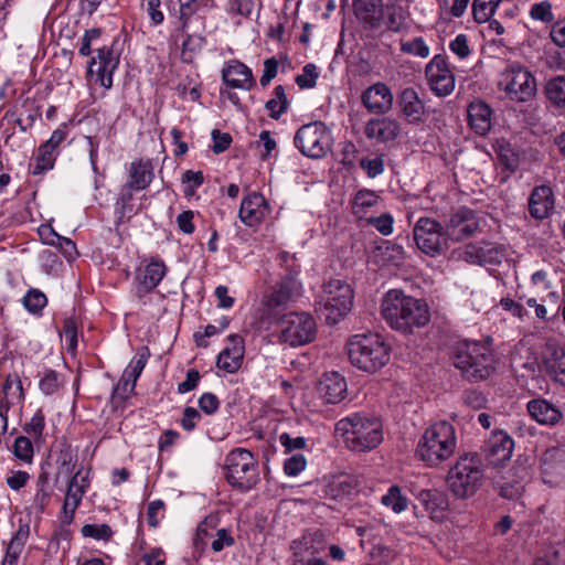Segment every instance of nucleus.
<instances>
[{
	"label": "nucleus",
	"mask_w": 565,
	"mask_h": 565,
	"mask_svg": "<svg viewBox=\"0 0 565 565\" xmlns=\"http://www.w3.org/2000/svg\"><path fill=\"white\" fill-rule=\"evenodd\" d=\"M334 431L342 438L344 446L354 452H369L384 440L382 422L361 413L340 419Z\"/></svg>",
	"instance_id": "1"
},
{
	"label": "nucleus",
	"mask_w": 565,
	"mask_h": 565,
	"mask_svg": "<svg viewBox=\"0 0 565 565\" xmlns=\"http://www.w3.org/2000/svg\"><path fill=\"white\" fill-rule=\"evenodd\" d=\"M457 448L455 427L446 422H437L427 427L422 435L416 456L429 467H437L448 460Z\"/></svg>",
	"instance_id": "2"
},
{
	"label": "nucleus",
	"mask_w": 565,
	"mask_h": 565,
	"mask_svg": "<svg viewBox=\"0 0 565 565\" xmlns=\"http://www.w3.org/2000/svg\"><path fill=\"white\" fill-rule=\"evenodd\" d=\"M452 363L471 382L486 380L494 371L491 349L477 341L459 342L454 350Z\"/></svg>",
	"instance_id": "3"
},
{
	"label": "nucleus",
	"mask_w": 565,
	"mask_h": 565,
	"mask_svg": "<svg viewBox=\"0 0 565 565\" xmlns=\"http://www.w3.org/2000/svg\"><path fill=\"white\" fill-rule=\"evenodd\" d=\"M352 365L365 372H376L387 362L388 345L379 333L354 334L347 343Z\"/></svg>",
	"instance_id": "4"
},
{
	"label": "nucleus",
	"mask_w": 565,
	"mask_h": 565,
	"mask_svg": "<svg viewBox=\"0 0 565 565\" xmlns=\"http://www.w3.org/2000/svg\"><path fill=\"white\" fill-rule=\"evenodd\" d=\"M429 319L425 301L405 296L398 287L391 288V328L407 333L412 327H423Z\"/></svg>",
	"instance_id": "5"
},
{
	"label": "nucleus",
	"mask_w": 565,
	"mask_h": 565,
	"mask_svg": "<svg viewBox=\"0 0 565 565\" xmlns=\"http://www.w3.org/2000/svg\"><path fill=\"white\" fill-rule=\"evenodd\" d=\"M483 480V470L477 456L465 455L450 468L447 483L458 499H468L478 491Z\"/></svg>",
	"instance_id": "6"
},
{
	"label": "nucleus",
	"mask_w": 565,
	"mask_h": 565,
	"mask_svg": "<svg viewBox=\"0 0 565 565\" xmlns=\"http://www.w3.org/2000/svg\"><path fill=\"white\" fill-rule=\"evenodd\" d=\"M223 468L228 484L242 492L249 491L259 480L257 460L247 449L236 448L230 451Z\"/></svg>",
	"instance_id": "7"
},
{
	"label": "nucleus",
	"mask_w": 565,
	"mask_h": 565,
	"mask_svg": "<svg viewBox=\"0 0 565 565\" xmlns=\"http://www.w3.org/2000/svg\"><path fill=\"white\" fill-rule=\"evenodd\" d=\"M498 87L510 100L516 103L531 100L537 90L535 76L518 62L508 64L500 73Z\"/></svg>",
	"instance_id": "8"
},
{
	"label": "nucleus",
	"mask_w": 565,
	"mask_h": 565,
	"mask_svg": "<svg viewBox=\"0 0 565 565\" xmlns=\"http://www.w3.org/2000/svg\"><path fill=\"white\" fill-rule=\"evenodd\" d=\"M322 315L329 324L338 323L347 316L353 306V290L343 279L335 278L327 281L320 296Z\"/></svg>",
	"instance_id": "9"
},
{
	"label": "nucleus",
	"mask_w": 565,
	"mask_h": 565,
	"mask_svg": "<svg viewBox=\"0 0 565 565\" xmlns=\"http://www.w3.org/2000/svg\"><path fill=\"white\" fill-rule=\"evenodd\" d=\"M294 143L302 156L321 159L331 151L332 134L322 121L308 122L296 131Z\"/></svg>",
	"instance_id": "10"
},
{
	"label": "nucleus",
	"mask_w": 565,
	"mask_h": 565,
	"mask_svg": "<svg viewBox=\"0 0 565 565\" xmlns=\"http://www.w3.org/2000/svg\"><path fill=\"white\" fill-rule=\"evenodd\" d=\"M277 331L281 342L299 347L315 340L317 324L313 317L307 312H289L278 320Z\"/></svg>",
	"instance_id": "11"
},
{
	"label": "nucleus",
	"mask_w": 565,
	"mask_h": 565,
	"mask_svg": "<svg viewBox=\"0 0 565 565\" xmlns=\"http://www.w3.org/2000/svg\"><path fill=\"white\" fill-rule=\"evenodd\" d=\"M328 548V539L320 530L309 531L290 543V552L295 564L328 565L323 558Z\"/></svg>",
	"instance_id": "12"
},
{
	"label": "nucleus",
	"mask_w": 565,
	"mask_h": 565,
	"mask_svg": "<svg viewBox=\"0 0 565 565\" xmlns=\"http://www.w3.org/2000/svg\"><path fill=\"white\" fill-rule=\"evenodd\" d=\"M57 477L63 475H73L68 480L65 499L68 501L70 504L72 503L73 505L78 507L89 487L90 470L87 469L86 472H83V469L81 468L76 472H74L75 463L73 461V456L70 451L62 452L57 459Z\"/></svg>",
	"instance_id": "13"
},
{
	"label": "nucleus",
	"mask_w": 565,
	"mask_h": 565,
	"mask_svg": "<svg viewBox=\"0 0 565 565\" xmlns=\"http://www.w3.org/2000/svg\"><path fill=\"white\" fill-rule=\"evenodd\" d=\"M87 66V76L106 89L113 86V75L119 65V53L111 46L97 50Z\"/></svg>",
	"instance_id": "14"
},
{
	"label": "nucleus",
	"mask_w": 565,
	"mask_h": 565,
	"mask_svg": "<svg viewBox=\"0 0 565 565\" xmlns=\"http://www.w3.org/2000/svg\"><path fill=\"white\" fill-rule=\"evenodd\" d=\"M430 89L437 96H448L455 89V75L444 55H435L425 68Z\"/></svg>",
	"instance_id": "15"
},
{
	"label": "nucleus",
	"mask_w": 565,
	"mask_h": 565,
	"mask_svg": "<svg viewBox=\"0 0 565 565\" xmlns=\"http://www.w3.org/2000/svg\"><path fill=\"white\" fill-rule=\"evenodd\" d=\"M414 238L418 248L428 255L439 253L446 244L440 224L428 217L417 221L414 227Z\"/></svg>",
	"instance_id": "16"
},
{
	"label": "nucleus",
	"mask_w": 565,
	"mask_h": 565,
	"mask_svg": "<svg viewBox=\"0 0 565 565\" xmlns=\"http://www.w3.org/2000/svg\"><path fill=\"white\" fill-rule=\"evenodd\" d=\"M555 210V194L550 185H536L527 200V211L535 221L550 218Z\"/></svg>",
	"instance_id": "17"
},
{
	"label": "nucleus",
	"mask_w": 565,
	"mask_h": 565,
	"mask_svg": "<svg viewBox=\"0 0 565 565\" xmlns=\"http://www.w3.org/2000/svg\"><path fill=\"white\" fill-rule=\"evenodd\" d=\"M167 273L163 260L151 258L143 267L138 268L136 274V295L139 299L153 290Z\"/></svg>",
	"instance_id": "18"
},
{
	"label": "nucleus",
	"mask_w": 565,
	"mask_h": 565,
	"mask_svg": "<svg viewBox=\"0 0 565 565\" xmlns=\"http://www.w3.org/2000/svg\"><path fill=\"white\" fill-rule=\"evenodd\" d=\"M479 230V221L475 212L467 207L457 210L447 224V235L454 241L470 237Z\"/></svg>",
	"instance_id": "19"
},
{
	"label": "nucleus",
	"mask_w": 565,
	"mask_h": 565,
	"mask_svg": "<svg viewBox=\"0 0 565 565\" xmlns=\"http://www.w3.org/2000/svg\"><path fill=\"white\" fill-rule=\"evenodd\" d=\"M355 488V480L349 475H338L324 478L318 484L320 498L330 501H342L348 498Z\"/></svg>",
	"instance_id": "20"
},
{
	"label": "nucleus",
	"mask_w": 565,
	"mask_h": 565,
	"mask_svg": "<svg viewBox=\"0 0 565 565\" xmlns=\"http://www.w3.org/2000/svg\"><path fill=\"white\" fill-rule=\"evenodd\" d=\"M302 285L295 275L285 276L266 298V306L276 309L295 301L300 297Z\"/></svg>",
	"instance_id": "21"
},
{
	"label": "nucleus",
	"mask_w": 565,
	"mask_h": 565,
	"mask_svg": "<svg viewBox=\"0 0 565 565\" xmlns=\"http://www.w3.org/2000/svg\"><path fill=\"white\" fill-rule=\"evenodd\" d=\"M316 392L323 404H337L345 396L347 382L337 372L326 373L319 380Z\"/></svg>",
	"instance_id": "22"
},
{
	"label": "nucleus",
	"mask_w": 565,
	"mask_h": 565,
	"mask_svg": "<svg viewBox=\"0 0 565 565\" xmlns=\"http://www.w3.org/2000/svg\"><path fill=\"white\" fill-rule=\"evenodd\" d=\"M413 494L429 513L431 520H441L448 508L447 495L438 489H420L419 487H408Z\"/></svg>",
	"instance_id": "23"
},
{
	"label": "nucleus",
	"mask_w": 565,
	"mask_h": 565,
	"mask_svg": "<svg viewBox=\"0 0 565 565\" xmlns=\"http://www.w3.org/2000/svg\"><path fill=\"white\" fill-rule=\"evenodd\" d=\"M224 84L232 88L250 90L255 87L256 81L252 70L238 60H231L225 63L222 70Z\"/></svg>",
	"instance_id": "24"
},
{
	"label": "nucleus",
	"mask_w": 565,
	"mask_h": 565,
	"mask_svg": "<svg viewBox=\"0 0 565 565\" xmlns=\"http://www.w3.org/2000/svg\"><path fill=\"white\" fill-rule=\"evenodd\" d=\"M270 207L260 193L246 195L239 207V218L247 226H256L269 214Z\"/></svg>",
	"instance_id": "25"
},
{
	"label": "nucleus",
	"mask_w": 565,
	"mask_h": 565,
	"mask_svg": "<svg viewBox=\"0 0 565 565\" xmlns=\"http://www.w3.org/2000/svg\"><path fill=\"white\" fill-rule=\"evenodd\" d=\"M514 449V440L503 430H495L488 440V460L492 466L509 461Z\"/></svg>",
	"instance_id": "26"
},
{
	"label": "nucleus",
	"mask_w": 565,
	"mask_h": 565,
	"mask_svg": "<svg viewBox=\"0 0 565 565\" xmlns=\"http://www.w3.org/2000/svg\"><path fill=\"white\" fill-rule=\"evenodd\" d=\"M543 364L553 380L565 385V349L548 340L542 353Z\"/></svg>",
	"instance_id": "27"
},
{
	"label": "nucleus",
	"mask_w": 565,
	"mask_h": 565,
	"mask_svg": "<svg viewBox=\"0 0 565 565\" xmlns=\"http://www.w3.org/2000/svg\"><path fill=\"white\" fill-rule=\"evenodd\" d=\"M227 340L228 344L220 352L216 365L227 373H235L241 367L244 358L243 339L237 334H231Z\"/></svg>",
	"instance_id": "28"
},
{
	"label": "nucleus",
	"mask_w": 565,
	"mask_h": 565,
	"mask_svg": "<svg viewBox=\"0 0 565 565\" xmlns=\"http://www.w3.org/2000/svg\"><path fill=\"white\" fill-rule=\"evenodd\" d=\"M526 409L537 424L555 426L563 419L562 411L545 398H534L527 402Z\"/></svg>",
	"instance_id": "29"
},
{
	"label": "nucleus",
	"mask_w": 565,
	"mask_h": 565,
	"mask_svg": "<svg viewBox=\"0 0 565 565\" xmlns=\"http://www.w3.org/2000/svg\"><path fill=\"white\" fill-rule=\"evenodd\" d=\"M153 178V166L150 160H134L128 168L125 188L129 191H142L150 185Z\"/></svg>",
	"instance_id": "30"
},
{
	"label": "nucleus",
	"mask_w": 565,
	"mask_h": 565,
	"mask_svg": "<svg viewBox=\"0 0 565 565\" xmlns=\"http://www.w3.org/2000/svg\"><path fill=\"white\" fill-rule=\"evenodd\" d=\"M467 114L470 128L480 136L487 135L491 129L492 121V110L490 106L477 99L469 104Z\"/></svg>",
	"instance_id": "31"
},
{
	"label": "nucleus",
	"mask_w": 565,
	"mask_h": 565,
	"mask_svg": "<svg viewBox=\"0 0 565 565\" xmlns=\"http://www.w3.org/2000/svg\"><path fill=\"white\" fill-rule=\"evenodd\" d=\"M30 535V526L26 523H20L14 535L10 540L6 556L1 565H17L21 553L24 550L25 543Z\"/></svg>",
	"instance_id": "32"
},
{
	"label": "nucleus",
	"mask_w": 565,
	"mask_h": 565,
	"mask_svg": "<svg viewBox=\"0 0 565 565\" xmlns=\"http://www.w3.org/2000/svg\"><path fill=\"white\" fill-rule=\"evenodd\" d=\"M353 10L358 19L372 28L379 24L383 15L381 0H353Z\"/></svg>",
	"instance_id": "33"
},
{
	"label": "nucleus",
	"mask_w": 565,
	"mask_h": 565,
	"mask_svg": "<svg viewBox=\"0 0 565 565\" xmlns=\"http://www.w3.org/2000/svg\"><path fill=\"white\" fill-rule=\"evenodd\" d=\"M387 96L388 87L384 83H376L364 90L362 102L370 111L381 114L388 107L385 105Z\"/></svg>",
	"instance_id": "34"
},
{
	"label": "nucleus",
	"mask_w": 565,
	"mask_h": 565,
	"mask_svg": "<svg viewBox=\"0 0 565 565\" xmlns=\"http://www.w3.org/2000/svg\"><path fill=\"white\" fill-rule=\"evenodd\" d=\"M408 487H418V484L414 481H406L403 486H391V509L395 513H402L411 507L416 509L407 497V493H411Z\"/></svg>",
	"instance_id": "35"
},
{
	"label": "nucleus",
	"mask_w": 565,
	"mask_h": 565,
	"mask_svg": "<svg viewBox=\"0 0 565 565\" xmlns=\"http://www.w3.org/2000/svg\"><path fill=\"white\" fill-rule=\"evenodd\" d=\"M545 95L556 108L565 107V76L557 75L546 82Z\"/></svg>",
	"instance_id": "36"
},
{
	"label": "nucleus",
	"mask_w": 565,
	"mask_h": 565,
	"mask_svg": "<svg viewBox=\"0 0 565 565\" xmlns=\"http://www.w3.org/2000/svg\"><path fill=\"white\" fill-rule=\"evenodd\" d=\"M540 462L544 475L555 472L565 462V449L558 446L547 448L542 454Z\"/></svg>",
	"instance_id": "37"
},
{
	"label": "nucleus",
	"mask_w": 565,
	"mask_h": 565,
	"mask_svg": "<svg viewBox=\"0 0 565 565\" xmlns=\"http://www.w3.org/2000/svg\"><path fill=\"white\" fill-rule=\"evenodd\" d=\"M289 103L282 85L274 88L273 97L267 100L265 107L273 119H279L288 109Z\"/></svg>",
	"instance_id": "38"
},
{
	"label": "nucleus",
	"mask_w": 565,
	"mask_h": 565,
	"mask_svg": "<svg viewBox=\"0 0 565 565\" xmlns=\"http://www.w3.org/2000/svg\"><path fill=\"white\" fill-rule=\"evenodd\" d=\"M206 44V39L201 34H186L182 43L181 58L185 63H192Z\"/></svg>",
	"instance_id": "39"
},
{
	"label": "nucleus",
	"mask_w": 565,
	"mask_h": 565,
	"mask_svg": "<svg viewBox=\"0 0 565 565\" xmlns=\"http://www.w3.org/2000/svg\"><path fill=\"white\" fill-rule=\"evenodd\" d=\"M56 157L57 151H54L42 143L38 149L32 173L35 175L42 174L45 171L53 169Z\"/></svg>",
	"instance_id": "40"
},
{
	"label": "nucleus",
	"mask_w": 565,
	"mask_h": 565,
	"mask_svg": "<svg viewBox=\"0 0 565 565\" xmlns=\"http://www.w3.org/2000/svg\"><path fill=\"white\" fill-rule=\"evenodd\" d=\"M502 0H473L472 14L478 23L490 21Z\"/></svg>",
	"instance_id": "41"
},
{
	"label": "nucleus",
	"mask_w": 565,
	"mask_h": 565,
	"mask_svg": "<svg viewBox=\"0 0 565 565\" xmlns=\"http://www.w3.org/2000/svg\"><path fill=\"white\" fill-rule=\"evenodd\" d=\"M529 15L532 20L540 21L545 24L552 25V23L556 21L553 12V4L548 0L533 3L530 8Z\"/></svg>",
	"instance_id": "42"
},
{
	"label": "nucleus",
	"mask_w": 565,
	"mask_h": 565,
	"mask_svg": "<svg viewBox=\"0 0 565 565\" xmlns=\"http://www.w3.org/2000/svg\"><path fill=\"white\" fill-rule=\"evenodd\" d=\"M481 266L482 265H498L505 257V249L494 243L481 242Z\"/></svg>",
	"instance_id": "43"
},
{
	"label": "nucleus",
	"mask_w": 565,
	"mask_h": 565,
	"mask_svg": "<svg viewBox=\"0 0 565 565\" xmlns=\"http://www.w3.org/2000/svg\"><path fill=\"white\" fill-rule=\"evenodd\" d=\"M51 500V492L47 489V479L40 476L38 479V489L33 498L32 508L36 513H43Z\"/></svg>",
	"instance_id": "44"
},
{
	"label": "nucleus",
	"mask_w": 565,
	"mask_h": 565,
	"mask_svg": "<svg viewBox=\"0 0 565 565\" xmlns=\"http://www.w3.org/2000/svg\"><path fill=\"white\" fill-rule=\"evenodd\" d=\"M388 122L385 118L371 119L365 127V135L369 139L376 142H385L387 140Z\"/></svg>",
	"instance_id": "45"
},
{
	"label": "nucleus",
	"mask_w": 565,
	"mask_h": 565,
	"mask_svg": "<svg viewBox=\"0 0 565 565\" xmlns=\"http://www.w3.org/2000/svg\"><path fill=\"white\" fill-rule=\"evenodd\" d=\"M63 381L56 371L47 370L39 382L40 391L45 395H53L62 387Z\"/></svg>",
	"instance_id": "46"
},
{
	"label": "nucleus",
	"mask_w": 565,
	"mask_h": 565,
	"mask_svg": "<svg viewBox=\"0 0 565 565\" xmlns=\"http://www.w3.org/2000/svg\"><path fill=\"white\" fill-rule=\"evenodd\" d=\"M45 428V415L41 408H39L31 419L25 423L23 430L35 441L42 438L43 430Z\"/></svg>",
	"instance_id": "47"
},
{
	"label": "nucleus",
	"mask_w": 565,
	"mask_h": 565,
	"mask_svg": "<svg viewBox=\"0 0 565 565\" xmlns=\"http://www.w3.org/2000/svg\"><path fill=\"white\" fill-rule=\"evenodd\" d=\"M401 51L406 54L426 58L429 56L430 50L423 38H414L412 40L401 42Z\"/></svg>",
	"instance_id": "48"
},
{
	"label": "nucleus",
	"mask_w": 565,
	"mask_h": 565,
	"mask_svg": "<svg viewBox=\"0 0 565 565\" xmlns=\"http://www.w3.org/2000/svg\"><path fill=\"white\" fill-rule=\"evenodd\" d=\"M200 2V0H180L179 21L182 33H186L190 20L198 12Z\"/></svg>",
	"instance_id": "49"
},
{
	"label": "nucleus",
	"mask_w": 565,
	"mask_h": 565,
	"mask_svg": "<svg viewBox=\"0 0 565 565\" xmlns=\"http://www.w3.org/2000/svg\"><path fill=\"white\" fill-rule=\"evenodd\" d=\"M319 77L318 67L313 63L303 66L301 74L296 76V84L301 89H310L316 87Z\"/></svg>",
	"instance_id": "50"
},
{
	"label": "nucleus",
	"mask_w": 565,
	"mask_h": 565,
	"mask_svg": "<svg viewBox=\"0 0 565 565\" xmlns=\"http://www.w3.org/2000/svg\"><path fill=\"white\" fill-rule=\"evenodd\" d=\"M396 266L401 274H394L396 277L401 276L403 280H407L411 276L408 264L404 257V250L398 245H391V268ZM393 276V271L391 270V277Z\"/></svg>",
	"instance_id": "51"
},
{
	"label": "nucleus",
	"mask_w": 565,
	"mask_h": 565,
	"mask_svg": "<svg viewBox=\"0 0 565 565\" xmlns=\"http://www.w3.org/2000/svg\"><path fill=\"white\" fill-rule=\"evenodd\" d=\"M47 303L46 296L39 289H31L23 297V305L29 312L38 313Z\"/></svg>",
	"instance_id": "52"
},
{
	"label": "nucleus",
	"mask_w": 565,
	"mask_h": 565,
	"mask_svg": "<svg viewBox=\"0 0 565 565\" xmlns=\"http://www.w3.org/2000/svg\"><path fill=\"white\" fill-rule=\"evenodd\" d=\"M2 392L4 394V398L7 399L11 397H17L20 401L24 399V392L20 376L17 373L9 374L4 381Z\"/></svg>",
	"instance_id": "53"
},
{
	"label": "nucleus",
	"mask_w": 565,
	"mask_h": 565,
	"mask_svg": "<svg viewBox=\"0 0 565 565\" xmlns=\"http://www.w3.org/2000/svg\"><path fill=\"white\" fill-rule=\"evenodd\" d=\"M33 445L29 437L26 436H19L15 438L13 443V455L24 461V462H31L33 459Z\"/></svg>",
	"instance_id": "54"
},
{
	"label": "nucleus",
	"mask_w": 565,
	"mask_h": 565,
	"mask_svg": "<svg viewBox=\"0 0 565 565\" xmlns=\"http://www.w3.org/2000/svg\"><path fill=\"white\" fill-rule=\"evenodd\" d=\"M402 116L411 124L423 121L425 116V106L420 103H407L398 106Z\"/></svg>",
	"instance_id": "55"
},
{
	"label": "nucleus",
	"mask_w": 565,
	"mask_h": 565,
	"mask_svg": "<svg viewBox=\"0 0 565 565\" xmlns=\"http://www.w3.org/2000/svg\"><path fill=\"white\" fill-rule=\"evenodd\" d=\"M81 532L84 537L95 540H109L113 535V530L108 524H85Z\"/></svg>",
	"instance_id": "56"
},
{
	"label": "nucleus",
	"mask_w": 565,
	"mask_h": 565,
	"mask_svg": "<svg viewBox=\"0 0 565 565\" xmlns=\"http://www.w3.org/2000/svg\"><path fill=\"white\" fill-rule=\"evenodd\" d=\"M147 359L148 354L145 352L139 353L137 356H135L124 371L126 379L131 380V382L136 383L146 366Z\"/></svg>",
	"instance_id": "57"
},
{
	"label": "nucleus",
	"mask_w": 565,
	"mask_h": 565,
	"mask_svg": "<svg viewBox=\"0 0 565 565\" xmlns=\"http://www.w3.org/2000/svg\"><path fill=\"white\" fill-rule=\"evenodd\" d=\"M306 466V457L302 454H295L285 460L284 471L289 477H296L305 470Z\"/></svg>",
	"instance_id": "58"
},
{
	"label": "nucleus",
	"mask_w": 565,
	"mask_h": 565,
	"mask_svg": "<svg viewBox=\"0 0 565 565\" xmlns=\"http://www.w3.org/2000/svg\"><path fill=\"white\" fill-rule=\"evenodd\" d=\"M166 504L162 500H153L147 508V521L151 527H157L164 516Z\"/></svg>",
	"instance_id": "59"
},
{
	"label": "nucleus",
	"mask_w": 565,
	"mask_h": 565,
	"mask_svg": "<svg viewBox=\"0 0 565 565\" xmlns=\"http://www.w3.org/2000/svg\"><path fill=\"white\" fill-rule=\"evenodd\" d=\"M449 50L460 60L467 58L471 54L468 36L463 33L458 34L449 43Z\"/></svg>",
	"instance_id": "60"
},
{
	"label": "nucleus",
	"mask_w": 565,
	"mask_h": 565,
	"mask_svg": "<svg viewBox=\"0 0 565 565\" xmlns=\"http://www.w3.org/2000/svg\"><path fill=\"white\" fill-rule=\"evenodd\" d=\"M550 39L555 46L565 50V15L552 23Z\"/></svg>",
	"instance_id": "61"
},
{
	"label": "nucleus",
	"mask_w": 565,
	"mask_h": 565,
	"mask_svg": "<svg viewBox=\"0 0 565 565\" xmlns=\"http://www.w3.org/2000/svg\"><path fill=\"white\" fill-rule=\"evenodd\" d=\"M387 250L388 246L385 242H383V245L376 246L369 257V265L375 266L376 269L385 270L388 266V257L386 256Z\"/></svg>",
	"instance_id": "62"
},
{
	"label": "nucleus",
	"mask_w": 565,
	"mask_h": 565,
	"mask_svg": "<svg viewBox=\"0 0 565 565\" xmlns=\"http://www.w3.org/2000/svg\"><path fill=\"white\" fill-rule=\"evenodd\" d=\"M481 243L467 244L459 254V257L472 265H481Z\"/></svg>",
	"instance_id": "63"
},
{
	"label": "nucleus",
	"mask_w": 565,
	"mask_h": 565,
	"mask_svg": "<svg viewBox=\"0 0 565 565\" xmlns=\"http://www.w3.org/2000/svg\"><path fill=\"white\" fill-rule=\"evenodd\" d=\"M279 62L276 57H269L264 61V70L263 74L259 78V84L262 87H267L270 82L278 74Z\"/></svg>",
	"instance_id": "64"
}]
</instances>
